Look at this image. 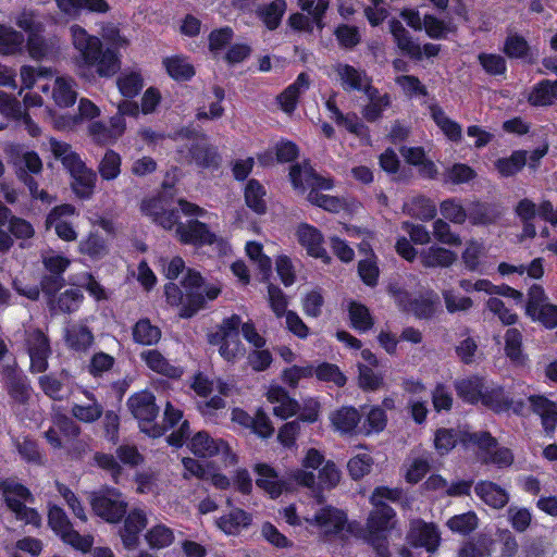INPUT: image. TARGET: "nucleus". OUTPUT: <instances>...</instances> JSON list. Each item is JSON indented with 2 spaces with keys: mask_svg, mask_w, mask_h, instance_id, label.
<instances>
[{
  "mask_svg": "<svg viewBox=\"0 0 557 557\" xmlns=\"http://www.w3.org/2000/svg\"><path fill=\"white\" fill-rule=\"evenodd\" d=\"M507 519L517 532H524L531 524L532 515L524 507L510 506L507 510Z\"/></svg>",
  "mask_w": 557,
  "mask_h": 557,
  "instance_id": "nucleus-59",
  "label": "nucleus"
},
{
  "mask_svg": "<svg viewBox=\"0 0 557 557\" xmlns=\"http://www.w3.org/2000/svg\"><path fill=\"white\" fill-rule=\"evenodd\" d=\"M72 45L78 53L79 67H94L101 77H111L121 69L117 52L111 48L103 49L97 36L90 35L81 25L70 27Z\"/></svg>",
  "mask_w": 557,
  "mask_h": 557,
  "instance_id": "nucleus-1",
  "label": "nucleus"
},
{
  "mask_svg": "<svg viewBox=\"0 0 557 557\" xmlns=\"http://www.w3.org/2000/svg\"><path fill=\"white\" fill-rule=\"evenodd\" d=\"M407 541L416 547H424L428 552H434L441 541L440 532L432 522H425L422 519L410 521Z\"/></svg>",
  "mask_w": 557,
  "mask_h": 557,
  "instance_id": "nucleus-12",
  "label": "nucleus"
},
{
  "mask_svg": "<svg viewBox=\"0 0 557 557\" xmlns=\"http://www.w3.org/2000/svg\"><path fill=\"white\" fill-rule=\"evenodd\" d=\"M141 358L145 360L148 368L157 373L169 377H178L182 374L180 368L171 364L170 361L156 349L141 352Z\"/></svg>",
  "mask_w": 557,
  "mask_h": 557,
  "instance_id": "nucleus-35",
  "label": "nucleus"
},
{
  "mask_svg": "<svg viewBox=\"0 0 557 557\" xmlns=\"http://www.w3.org/2000/svg\"><path fill=\"white\" fill-rule=\"evenodd\" d=\"M455 388L460 398L470 404L481 400L483 394V382L479 376L460 379L455 382Z\"/></svg>",
  "mask_w": 557,
  "mask_h": 557,
  "instance_id": "nucleus-36",
  "label": "nucleus"
},
{
  "mask_svg": "<svg viewBox=\"0 0 557 557\" xmlns=\"http://www.w3.org/2000/svg\"><path fill=\"white\" fill-rule=\"evenodd\" d=\"M479 525V518L472 510L455 515L446 522V527L454 533L469 534Z\"/></svg>",
  "mask_w": 557,
  "mask_h": 557,
  "instance_id": "nucleus-47",
  "label": "nucleus"
},
{
  "mask_svg": "<svg viewBox=\"0 0 557 557\" xmlns=\"http://www.w3.org/2000/svg\"><path fill=\"white\" fill-rule=\"evenodd\" d=\"M2 377L9 395L20 404H26L30 398V386L25 376L14 368L7 367L2 370Z\"/></svg>",
  "mask_w": 557,
  "mask_h": 557,
  "instance_id": "nucleus-25",
  "label": "nucleus"
},
{
  "mask_svg": "<svg viewBox=\"0 0 557 557\" xmlns=\"http://www.w3.org/2000/svg\"><path fill=\"white\" fill-rule=\"evenodd\" d=\"M389 30L397 47L406 54L414 59H421L422 50L419 44L414 42L408 30L397 20L389 21Z\"/></svg>",
  "mask_w": 557,
  "mask_h": 557,
  "instance_id": "nucleus-31",
  "label": "nucleus"
},
{
  "mask_svg": "<svg viewBox=\"0 0 557 557\" xmlns=\"http://www.w3.org/2000/svg\"><path fill=\"white\" fill-rule=\"evenodd\" d=\"M441 213L445 219L456 224L465 223L468 218V210L455 199L444 200L441 203Z\"/></svg>",
  "mask_w": 557,
  "mask_h": 557,
  "instance_id": "nucleus-60",
  "label": "nucleus"
},
{
  "mask_svg": "<svg viewBox=\"0 0 557 557\" xmlns=\"http://www.w3.org/2000/svg\"><path fill=\"white\" fill-rule=\"evenodd\" d=\"M83 395L84 399L76 400L72 404L71 414L79 422L94 423L103 414V406L92 393L84 389Z\"/></svg>",
  "mask_w": 557,
  "mask_h": 557,
  "instance_id": "nucleus-19",
  "label": "nucleus"
},
{
  "mask_svg": "<svg viewBox=\"0 0 557 557\" xmlns=\"http://www.w3.org/2000/svg\"><path fill=\"white\" fill-rule=\"evenodd\" d=\"M265 190L256 180H250L245 188V201L247 206L258 214H263L267 210Z\"/></svg>",
  "mask_w": 557,
  "mask_h": 557,
  "instance_id": "nucleus-43",
  "label": "nucleus"
},
{
  "mask_svg": "<svg viewBox=\"0 0 557 557\" xmlns=\"http://www.w3.org/2000/svg\"><path fill=\"white\" fill-rule=\"evenodd\" d=\"M255 471L258 474L256 480L258 487L267 492L272 498L278 497L282 494L285 483L272 467L265 463H258L255 467Z\"/></svg>",
  "mask_w": 557,
  "mask_h": 557,
  "instance_id": "nucleus-27",
  "label": "nucleus"
},
{
  "mask_svg": "<svg viewBox=\"0 0 557 557\" xmlns=\"http://www.w3.org/2000/svg\"><path fill=\"white\" fill-rule=\"evenodd\" d=\"M373 459L369 454H359L351 458L348 463V472L354 480L361 479L368 474L372 468Z\"/></svg>",
  "mask_w": 557,
  "mask_h": 557,
  "instance_id": "nucleus-62",
  "label": "nucleus"
},
{
  "mask_svg": "<svg viewBox=\"0 0 557 557\" xmlns=\"http://www.w3.org/2000/svg\"><path fill=\"white\" fill-rule=\"evenodd\" d=\"M366 522V534H384L394 528L395 510L391 506L372 505Z\"/></svg>",
  "mask_w": 557,
  "mask_h": 557,
  "instance_id": "nucleus-22",
  "label": "nucleus"
},
{
  "mask_svg": "<svg viewBox=\"0 0 557 557\" xmlns=\"http://www.w3.org/2000/svg\"><path fill=\"white\" fill-rule=\"evenodd\" d=\"M481 401L485 407L496 412L506 411L513 405V401L499 386H493L483 391Z\"/></svg>",
  "mask_w": 557,
  "mask_h": 557,
  "instance_id": "nucleus-41",
  "label": "nucleus"
},
{
  "mask_svg": "<svg viewBox=\"0 0 557 557\" xmlns=\"http://www.w3.org/2000/svg\"><path fill=\"white\" fill-rule=\"evenodd\" d=\"M431 115L436 125L443 131V133L453 141H459L461 139V126L450 120L442 108L432 106L430 108Z\"/></svg>",
  "mask_w": 557,
  "mask_h": 557,
  "instance_id": "nucleus-44",
  "label": "nucleus"
},
{
  "mask_svg": "<svg viewBox=\"0 0 557 557\" xmlns=\"http://www.w3.org/2000/svg\"><path fill=\"white\" fill-rule=\"evenodd\" d=\"M289 177L295 188L331 189L333 182L330 178L319 176L307 162L295 164L290 168Z\"/></svg>",
  "mask_w": 557,
  "mask_h": 557,
  "instance_id": "nucleus-15",
  "label": "nucleus"
},
{
  "mask_svg": "<svg viewBox=\"0 0 557 557\" xmlns=\"http://www.w3.org/2000/svg\"><path fill=\"white\" fill-rule=\"evenodd\" d=\"M24 44L23 34L11 27L0 25V52L3 54H14L22 50Z\"/></svg>",
  "mask_w": 557,
  "mask_h": 557,
  "instance_id": "nucleus-49",
  "label": "nucleus"
},
{
  "mask_svg": "<svg viewBox=\"0 0 557 557\" xmlns=\"http://www.w3.org/2000/svg\"><path fill=\"white\" fill-rule=\"evenodd\" d=\"M305 520L311 527L317 528L318 533L325 539L341 533L347 523L346 515L334 507H323L312 518Z\"/></svg>",
  "mask_w": 557,
  "mask_h": 557,
  "instance_id": "nucleus-9",
  "label": "nucleus"
},
{
  "mask_svg": "<svg viewBox=\"0 0 557 557\" xmlns=\"http://www.w3.org/2000/svg\"><path fill=\"white\" fill-rule=\"evenodd\" d=\"M145 539L151 548H164L170 546L174 541L172 529L164 524L152 527L145 535Z\"/></svg>",
  "mask_w": 557,
  "mask_h": 557,
  "instance_id": "nucleus-52",
  "label": "nucleus"
},
{
  "mask_svg": "<svg viewBox=\"0 0 557 557\" xmlns=\"http://www.w3.org/2000/svg\"><path fill=\"white\" fill-rule=\"evenodd\" d=\"M69 173L73 178L72 189L75 195L81 199H89L95 191L96 172L87 168L84 161H81L70 169Z\"/></svg>",
  "mask_w": 557,
  "mask_h": 557,
  "instance_id": "nucleus-17",
  "label": "nucleus"
},
{
  "mask_svg": "<svg viewBox=\"0 0 557 557\" xmlns=\"http://www.w3.org/2000/svg\"><path fill=\"white\" fill-rule=\"evenodd\" d=\"M65 343L75 351H86L94 343V335L86 325L74 324L66 329Z\"/></svg>",
  "mask_w": 557,
  "mask_h": 557,
  "instance_id": "nucleus-33",
  "label": "nucleus"
},
{
  "mask_svg": "<svg viewBox=\"0 0 557 557\" xmlns=\"http://www.w3.org/2000/svg\"><path fill=\"white\" fill-rule=\"evenodd\" d=\"M48 144L53 157L61 161L67 171L83 161L81 157L72 149V146L67 143L59 141L51 137Z\"/></svg>",
  "mask_w": 557,
  "mask_h": 557,
  "instance_id": "nucleus-42",
  "label": "nucleus"
},
{
  "mask_svg": "<svg viewBox=\"0 0 557 557\" xmlns=\"http://www.w3.org/2000/svg\"><path fill=\"white\" fill-rule=\"evenodd\" d=\"M528 100L533 106H549L557 101V81H542L533 87Z\"/></svg>",
  "mask_w": 557,
  "mask_h": 557,
  "instance_id": "nucleus-37",
  "label": "nucleus"
},
{
  "mask_svg": "<svg viewBox=\"0 0 557 557\" xmlns=\"http://www.w3.org/2000/svg\"><path fill=\"white\" fill-rule=\"evenodd\" d=\"M361 416L352 407H343L331 417L334 428L342 433L352 432L359 424Z\"/></svg>",
  "mask_w": 557,
  "mask_h": 557,
  "instance_id": "nucleus-38",
  "label": "nucleus"
},
{
  "mask_svg": "<svg viewBox=\"0 0 557 557\" xmlns=\"http://www.w3.org/2000/svg\"><path fill=\"white\" fill-rule=\"evenodd\" d=\"M48 523L65 543L72 545L77 549L86 552L91 547L94 543V539L91 535H81L77 531H75L72 528V524L67 516L65 515L63 509L58 506L50 507L48 513Z\"/></svg>",
  "mask_w": 557,
  "mask_h": 557,
  "instance_id": "nucleus-7",
  "label": "nucleus"
},
{
  "mask_svg": "<svg viewBox=\"0 0 557 557\" xmlns=\"http://www.w3.org/2000/svg\"><path fill=\"white\" fill-rule=\"evenodd\" d=\"M349 318L352 326L361 332L370 330L373 325V320L368 308L358 302L350 304Z\"/></svg>",
  "mask_w": 557,
  "mask_h": 557,
  "instance_id": "nucleus-57",
  "label": "nucleus"
},
{
  "mask_svg": "<svg viewBox=\"0 0 557 557\" xmlns=\"http://www.w3.org/2000/svg\"><path fill=\"white\" fill-rule=\"evenodd\" d=\"M442 296L449 313L467 312L473 306V300L470 297L459 295L454 289H444Z\"/></svg>",
  "mask_w": 557,
  "mask_h": 557,
  "instance_id": "nucleus-54",
  "label": "nucleus"
},
{
  "mask_svg": "<svg viewBox=\"0 0 557 557\" xmlns=\"http://www.w3.org/2000/svg\"><path fill=\"white\" fill-rule=\"evenodd\" d=\"M79 251L92 259H101L108 253V246L104 239L97 234L89 236L79 243Z\"/></svg>",
  "mask_w": 557,
  "mask_h": 557,
  "instance_id": "nucleus-55",
  "label": "nucleus"
},
{
  "mask_svg": "<svg viewBox=\"0 0 557 557\" xmlns=\"http://www.w3.org/2000/svg\"><path fill=\"white\" fill-rule=\"evenodd\" d=\"M409 210L416 218L424 221L433 219L436 214L434 203L423 196L414 197L411 200Z\"/></svg>",
  "mask_w": 557,
  "mask_h": 557,
  "instance_id": "nucleus-63",
  "label": "nucleus"
},
{
  "mask_svg": "<svg viewBox=\"0 0 557 557\" xmlns=\"http://www.w3.org/2000/svg\"><path fill=\"white\" fill-rule=\"evenodd\" d=\"M75 82L70 77H58L53 87V99L60 107H70L74 104L77 94L74 89Z\"/></svg>",
  "mask_w": 557,
  "mask_h": 557,
  "instance_id": "nucleus-39",
  "label": "nucleus"
},
{
  "mask_svg": "<svg viewBox=\"0 0 557 557\" xmlns=\"http://www.w3.org/2000/svg\"><path fill=\"white\" fill-rule=\"evenodd\" d=\"M0 492L7 506L14 512L16 519L34 527L40 525V515L37 510L25 505L26 502H34V497L26 486L14 480H5L0 482Z\"/></svg>",
  "mask_w": 557,
  "mask_h": 557,
  "instance_id": "nucleus-4",
  "label": "nucleus"
},
{
  "mask_svg": "<svg viewBox=\"0 0 557 557\" xmlns=\"http://www.w3.org/2000/svg\"><path fill=\"white\" fill-rule=\"evenodd\" d=\"M127 406L132 414L139 421L143 432L151 437H159L163 434L164 429L154 423L159 413V407L156 405V398L152 393L143 391L134 394L128 398Z\"/></svg>",
  "mask_w": 557,
  "mask_h": 557,
  "instance_id": "nucleus-5",
  "label": "nucleus"
},
{
  "mask_svg": "<svg viewBox=\"0 0 557 557\" xmlns=\"http://www.w3.org/2000/svg\"><path fill=\"white\" fill-rule=\"evenodd\" d=\"M246 252L248 257L258 265L264 278H267L271 272L272 263L270 258L263 255L261 244L256 242L247 243Z\"/></svg>",
  "mask_w": 557,
  "mask_h": 557,
  "instance_id": "nucleus-61",
  "label": "nucleus"
},
{
  "mask_svg": "<svg viewBox=\"0 0 557 557\" xmlns=\"http://www.w3.org/2000/svg\"><path fill=\"white\" fill-rule=\"evenodd\" d=\"M116 85L124 97L133 98L143 89V77L137 72H124L117 79Z\"/></svg>",
  "mask_w": 557,
  "mask_h": 557,
  "instance_id": "nucleus-50",
  "label": "nucleus"
},
{
  "mask_svg": "<svg viewBox=\"0 0 557 557\" xmlns=\"http://www.w3.org/2000/svg\"><path fill=\"white\" fill-rule=\"evenodd\" d=\"M82 299V292L78 288H71L61 293L55 299H50L49 304L51 310H59L60 312H72L78 308Z\"/></svg>",
  "mask_w": 557,
  "mask_h": 557,
  "instance_id": "nucleus-46",
  "label": "nucleus"
},
{
  "mask_svg": "<svg viewBox=\"0 0 557 557\" xmlns=\"http://www.w3.org/2000/svg\"><path fill=\"white\" fill-rule=\"evenodd\" d=\"M285 11V0H273L269 4L259 7L257 10V15L262 20V22L270 30H273L280 25L281 18Z\"/></svg>",
  "mask_w": 557,
  "mask_h": 557,
  "instance_id": "nucleus-40",
  "label": "nucleus"
},
{
  "mask_svg": "<svg viewBox=\"0 0 557 557\" xmlns=\"http://www.w3.org/2000/svg\"><path fill=\"white\" fill-rule=\"evenodd\" d=\"M26 346L30 358V370L36 373L48 369V358L51 355L49 339L38 330H29L26 333Z\"/></svg>",
  "mask_w": 557,
  "mask_h": 557,
  "instance_id": "nucleus-10",
  "label": "nucleus"
},
{
  "mask_svg": "<svg viewBox=\"0 0 557 557\" xmlns=\"http://www.w3.org/2000/svg\"><path fill=\"white\" fill-rule=\"evenodd\" d=\"M527 163V151L517 150L509 158H500L495 168L502 176L508 177L518 173Z\"/></svg>",
  "mask_w": 557,
  "mask_h": 557,
  "instance_id": "nucleus-48",
  "label": "nucleus"
},
{
  "mask_svg": "<svg viewBox=\"0 0 557 557\" xmlns=\"http://www.w3.org/2000/svg\"><path fill=\"white\" fill-rule=\"evenodd\" d=\"M242 324V319L237 314L224 320V329L228 330L224 336H226L223 346L220 347V355L227 361H232L236 358L243 357L245 348L239 339L238 330Z\"/></svg>",
  "mask_w": 557,
  "mask_h": 557,
  "instance_id": "nucleus-16",
  "label": "nucleus"
},
{
  "mask_svg": "<svg viewBox=\"0 0 557 557\" xmlns=\"http://www.w3.org/2000/svg\"><path fill=\"white\" fill-rule=\"evenodd\" d=\"M226 504L231 510L218 518L215 524L225 534L237 535L251 524L252 518L245 510L233 507L231 498H227Z\"/></svg>",
  "mask_w": 557,
  "mask_h": 557,
  "instance_id": "nucleus-20",
  "label": "nucleus"
},
{
  "mask_svg": "<svg viewBox=\"0 0 557 557\" xmlns=\"http://www.w3.org/2000/svg\"><path fill=\"white\" fill-rule=\"evenodd\" d=\"M268 399L274 404V414L282 419L294 416L299 408L297 401L292 399L281 387H273L269 389Z\"/></svg>",
  "mask_w": 557,
  "mask_h": 557,
  "instance_id": "nucleus-32",
  "label": "nucleus"
},
{
  "mask_svg": "<svg viewBox=\"0 0 557 557\" xmlns=\"http://www.w3.org/2000/svg\"><path fill=\"white\" fill-rule=\"evenodd\" d=\"M182 284L184 290L172 282L164 286L166 300L171 306H181L182 318H190L203 308L200 273L188 269Z\"/></svg>",
  "mask_w": 557,
  "mask_h": 557,
  "instance_id": "nucleus-3",
  "label": "nucleus"
},
{
  "mask_svg": "<svg viewBox=\"0 0 557 557\" xmlns=\"http://www.w3.org/2000/svg\"><path fill=\"white\" fill-rule=\"evenodd\" d=\"M188 446L190 450L199 457L209 458L215 455H222L225 466H234L237 462L236 455L230 450L227 443L223 440L212 438L207 432H198L195 434Z\"/></svg>",
  "mask_w": 557,
  "mask_h": 557,
  "instance_id": "nucleus-8",
  "label": "nucleus"
},
{
  "mask_svg": "<svg viewBox=\"0 0 557 557\" xmlns=\"http://www.w3.org/2000/svg\"><path fill=\"white\" fill-rule=\"evenodd\" d=\"M457 260V255L440 246H431L420 252V261L425 268H448Z\"/></svg>",
  "mask_w": 557,
  "mask_h": 557,
  "instance_id": "nucleus-29",
  "label": "nucleus"
},
{
  "mask_svg": "<svg viewBox=\"0 0 557 557\" xmlns=\"http://www.w3.org/2000/svg\"><path fill=\"white\" fill-rule=\"evenodd\" d=\"M335 73L337 74L344 90H358L366 92V89L372 87L371 78L367 75V73L349 64H336Z\"/></svg>",
  "mask_w": 557,
  "mask_h": 557,
  "instance_id": "nucleus-21",
  "label": "nucleus"
},
{
  "mask_svg": "<svg viewBox=\"0 0 557 557\" xmlns=\"http://www.w3.org/2000/svg\"><path fill=\"white\" fill-rule=\"evenodd\" d=\"M4 152L15 169L17 180L28 188L32 197L50 203L52 201L50 195L44 189L40 190L35 180V175L42 172V161L38 153L28 151L17 144H7Z\"/></svg>",
  "mask_w": 557,
  "mask_h": 557,
  "instance_id": "nucleus-2",
  "label": "nucleus"
},
{
  "mask_svg": "<svg viewBox=\"0 0 557 557\" xmlns=\"http://www.w3.org/2000/svg\"><path fill=\"white\" fill-rule=\"evenodd\" d=\"M176 238L183 244L195 246L212 245L218 240V236L209 230L208 225L196 219L177 225Z\"/></svg>",
  "mask_w": 557,
  "mask_h": 557,
  "instance_id": "nucleus-13",
  "label": "nucleus"
},
{
  "mask_svg": "<svg viewBox=\"0 0 557 557\" xmlns=\"http://www.w3.org/2000/svg\"><path fill=\"white\" fill-rule=\"evenodd\" d=\"M500 216V212L491 206L475 202L468 209V218L473 224H491Z\"/></svg>",
  "mask_w": 557,
  "mask_h": 557,
  "instance_id": "nucleus-51",
  "label": "nucleus"
},
{
  "mask_svg": "<svg viewBox=\"0 0 557 557\" xmlns=\"http://www.w3.org/2000/svg\"><path fill=\"white\" fill-rule=\"evenodd\" d=\"M476 496L494 509L504 508L509 502L508 492L491 481H480L474 486Z\"/></svg>",
  "mask_w": 557,
  "mask_h": 557,
  "instance_id": "nucleus-26",
  "label": "nucleus"
},
{
  "mask_svg": "<svg viewBox=\"0 0 557 557\" xmlns=\"http://www.w3.org/2000/svg\"><path fill=\"white\" fill-rule=\"evenodd\" d=\"M364 94L369 102L362 109V115L368 122H375L382 116L384 110L391 106V97L388 94H380L374 87L366 89Z\"/></svg>",
  "mask_w": 557,
  "mask_h": 557,
  "instance_id": "nucleus-30",
  "label": "nucleus"
},
{
  "mask_svg": "<svg viewBox=\"0 0 557 557\" xmlns=\"http://www.w3.org/2000/svg\"><path fill=\"white\" fill-rule=\"evenodd\" d=\"M309 86V76L306 73H300L296 81L277 97L282 110L286 113L293 112L296 108L299 96L304 94Z\"/></svg>",
  "mask_w": 557,
  "mask_h": 557,
  "instance_id": "nucleus-28",
  "label": "nucleus"
},
{
  "mask_svg": "<svg viewBox=\"0 0 557 557\" xmlns=\"http://www.w3.org/2000/svg\"><path fill=\"white\" fill-rule=\"evenodd\" d=\"M134 341L141 345L157 344L161 337V331L152 325L148 319L139 320L133 327Z\"/></svg>",
  "mask_w": 557,
  "mask_h": 557,
  "instance_id": "nucleus-45",
  "label": "nucleus"
},
{
  "mask_svg": "<svg viewBox=\"0 0 557 557\" xmlns=\"http://www.w3.org/2000/svg\"><path fill=\"white\" fill-rule=\"evenodd\" d=\"M395 300L404 310H410L419 319H430L437 310V302L435 299L420 297L409 302V307L406 301L408 300V294L401 289H391Z\"/></svg>",
  "mask_w": 557,
  "mask_h": 557,
  "instance_id": "nucleus-23",
  "label": "nucleus"
},
{
  "mask_svg": "<svg viewBox=\"0 0 557 557\" xmlns=\"http://www.w3.org/2000/svg\"><path fill=\"white\" fill-rule=\"evenodd\" d=\"M147 516L141 509H133L124 521L121 537L124 546L133 549L138 544V535L147 525Z\"/></svg>",
  "mask_w": 557,
  "mask_h": 557,
  "instance_id": "nucleus-24",
  "label": "nucleus"
},
{
  "mask_svg": "<svg viewBox=\"0 0 557 557\" xmlns=\"http://www.w3.org/2000/svg\"><path fill=\"white\" fill-rule=\"evenodd\" d=\"M94 511L108 522H117L126 511V503L122 495L112 490L108 494H95L91 497Z\"/></svg>",
  "mask_w": 557,
  "mask_h": 557,
  "instance_id": "nucleus-11",
  "label": "nucleus"
},
{
  "mask_svg": "<svg viewBox=\"0 0 557 557\" xmlns=\"http://www.w3.org/2000/svg\"><path fill=\"white\" fill-rule=\"evenodd\" d=\"M296 236L299 244L310 256L320 258L326 263L330 261V257L322 246L323 236L318 228L310 224L302 223L297 227Z\"/></svg>",
  "mask_w": 557,
  "mask_h": 557,
  "instance_id": "nucleus-18",
  "label": "nucleus"
},
{
  "mask_svg": "<svg viewBox=\"0 0 557 557\" xmlns=\"http://www.w3.org/2000/svg\"><path fill=\"white\" fill-rule=\"evenodd\" d=\"M180 152L189 164L202 169L218 168L221 161L216 147L211 145L207 135L202 133L188 137Z\"/></svg>",
  "mask_w": 557,
  "mask_h": 557,
  "instance_id": "nucleus-6",
  "label": "nucleus"
},
{
  "mask_svg": "<svg viewBox=\"0 0 557 557\" xmlns=\"http://www.w3.org/2000/svg\"><path fill=\"white\" fill-rule=\"evenodd\" d=\"M529 401L536 412L547 432L553 431L557 424V408L554 403L542 396H530Z\"/></svg>",
  "mask_w": 557,
  "mask_h": 557,
  "instance_id": "nucleus-34",
  "label": "nucleus"
},
{
  "mask_svg": "<svg viewBox=\"0 0 557 557\" xmlns=\"http://www.w3.org/2000/svg\"><path fill=\"white\" fill-rule=\"evenodd\" d=\"M141 212L149 216L154 223L164 230L176 233V227L183 222H180V211L175 209L168 210L164 208L161 198H151L141 202Z\"/></svg>",
  "mask_w": 557,
  "mask_h": 557,
  "instance_id": "nucleus-14",
  "label": "nucleus"
},
{
  "mask_svg": "<svg viewBox=\"0 0 557 557\" xmlns=\"http://www.w3.org/2000/svg\"><path fill=\"white\" fill-rule=\"evenodd\" d=\"M459 440L462 442L466 441L458 431L453 429H441L435 435V448L441 455H445L456 446Z\"/></svg>",
  "mask_w": 557,
  "mask_h": 557,
  "instance_id": "nucleus-56",
  "label": "nucleus"
},
{
  "mask_svg": "<svg viewBox=\"0 0 557 557\" xmlns=\"http://www.w3.org/2000/svg\"><path fill=\"white\" fill-rule=\"evenodd\" d=\"M268 301L272 311L277 318H282L284 314H286L288 301L286 295L280 287L273 284H269Z\"/></svg>",
  "mask_w": 557,
  "mask_h": 557,
  "instance_id": "nucleus-64",
  "label": "nucleus"
},
{
  "mask_svg": "<svg viewBox=\"0 0 557 557\" xmlns=\"http://www.w3.org/2000/svg\"><path fill=\"white\" fill-rule=\"evenodd\" d=\"M168 73L175 79H188L194 75V67L181 57L164 60Z\"/></svg>",
  "mask_w": 557,
  "mask_h": 557,
  "instance_id": "nucleus-58",
  "label": "nucleus"
},
{
  "mask_svg": "<svg viewBox=\"0 0 557 557\" xmlns=\"http://www.w3.org/2000/svg\"><path fill=\"white\" fill-rule=\"evenodd\" d=\"M100 176L106 181L116 178L121 173V157L113 150H108L98 165Z\"/></svg>",
  "mask_w": 557,
  "mask_h": 557,
  "instance_id": "nucleus-53",
  "label": "nucleus"
}]
</instances>
